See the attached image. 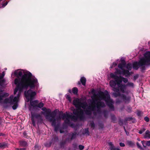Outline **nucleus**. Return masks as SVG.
Here are the masks:
<instances>
[{
	"instance_id": "nucleus-19",
	"label": "nucleus",
	"mask_w": 150,
	"mask_h": 150,
	"mask_svg": "<svg viewBox=\"0 0 150 150\" xmlns=\"http://www.w3.org/2000/svg\"><path fill=\"white\" fill-rule=\"evenodd\" d=\"M44 104L42 102H40L39 104H38L37 107L39 108H41L44 106Z\"/></svg>"
},
{
	"instance_id": "nucleus-16",
	"label": "nucleus",
	"mask_w": 150,
	"mask_h": 150,
	"mask_svg": "<svg viewBox=\"0 0 150 150\" xmlns=\"http://www.w3.org/2000/svg\"><path fill=\"white\" fill-rule=\"evenodd\" d=\"M7 146L6 143L4 142L0 143V148H4Z\"/></svg>"
},
{
	"instance_id": "nucleus-3",
	"label": "nucleus",
	"mask_w": 150,
	"mask_h": 150,
	"mask_svg": "<svg viewBox=\"0 0 150 150\" xmlns=\"http://www.w3.org/2000/svg\"><path fill=\"white\" fill-rule=\"evenodd\" d=\"M110 76L115 80V81H111L110 82V85L113 88L112 90L116 92L113 93V95L115 97L120 96V92L125 93L126 86L121 84L122 81L120 77L112 73L110 74Z\"/></svg>"
},
{
	"instance_id": "nucleus-17",
	"label": "nucleus",
	"mask_w": 150,
	"mask_h": 150,
	"mask_svg": "<svg viewBox=\"0 0 150 150\" xmlns=\"http://www.w3.org/2000/svg\"><path fill=\"white\" fill-rule=\"evenodd\" d=\"M132 64L131 63H128L126 65V68L129 70H131L132 68Z\"/></svg>"
},
{
	"instance_id": "nucleus-1",
	"label": "nucleus",
	"mask_w": 150,
	"mask_h": 150,
	"mask_svg": "<svg viewBox=\"0 0 150 150\" xmlns=\"http://www.w3.org/2000/svg\"><path fill=\"white\" fill-rule=\"evenodd\" d=\"M91 93L93 95L91 96L92 99L90 100L89 106H88L86 101L82 103L81 99L77 98L73 100V104L76 109H74L73 112L76 116L73 115L72 113L69 114L66 112V114H64L62 112H61L59 114L58 117L55 119L56 112L54 111L51 112L50 109H47L45 107L42 108L43 112H42L41 113L44 115L46 119L52 122V126H55L56 120L60 121L62 119H65L64 122L65 124L73 127V124L70 123V120L74 121H77L78 119L83 120L85 117V114L90 115L93 112V115H96L98 114L102 113L106 117L105 114L108 113V112L106 110L102 111L101 108L104 107L105 104L103 102L101 101V100H104L110 109L112 110H114V101L110 99V96L107 91L104 92L99 91L96 95L95 90L93 89L91 91Z\"/></svg>"
},
{
	"instance_id": "nucleus-22",
	"label": "nucleus",
	"mask_w": 150,
	"mask_h": 150,
	"mask_svg": "<svg viewBox=\"0 0 150 150\" xmlns=\"http://www.w3.org/2000/svg\"><path fill=\"white\" fill-rule=\"evenodd\" d=\"M141 142L144 147L145 148L146 146V141L143 140Z\"/></svg>"
},
{
	"instance_id": "nucleus-49",
	"label": "nucleus",
	"mask_w": 150,
	"mask_h": 150,
	"mask_svg": "<svg viewBox=\"0 0 150 150\" xmlns=\"http://www.w3.org/2000/svg\"><path fill=\"white\" fill-rule=\"evenodd\" d=\"M113 117H114V116H112V119Z\"/></svg>"
},
{
	"instance_id": "nucleus-44",
	"label": "nucleus",
	"mask_w": 150,
	"mask_h": 150,
	"mask_svg": "<svg viewBox=\"0 0 150 150\" xmlns=\"http://www.w3.org/2000/svg\"><path fill=\"white\" fill-rule=\"evenodd\" d=\"M78 85H80L81 84V83H80V81H79L78 83Z\"/></svg>"
},
{
	"instance_id": "nucleus-26",
	"label": "nucleus",
	"mask_w": 150,
	"mask_h": 150,
	"mask_svg": "<svg viewBox=\"0 0 150 150\" xmlns=\"http://www.w3.org/2000/svg\"><path fill=\"white\" fill-rule=\"evenodd\" d=\"M66 98L70 102H71V98L69 95H66Z\"/></svg>"
},
{
	"instance_id": "nucleus-47",
	"label": "nucleus",
	"mask_w": 150,
	"mask_h": 150,
	"mask_svg": "<svg viewBox=\"0 0 150 150\" xmlns=\"http://www.w3.org/2000/svg\"><path fill=\"white\" fill-rule=\"evenodd\" d=\"M137 140H138V141H140V139H137Z\"/></svg>"
},
{
	"instance_id": "nucleus-9",
	"label": "nucleus",
	"mask_w": 150,
	"mask_h": 150,
	"mask_svg": "<svg viewBox=\"0 0 150 150\" xmlns=\"http://www.w3.org/2000/svg\"><path fill=\"white\" fill-rule=\"evenodd\" d=\"M143 136L144 138L149 139H150V131L147 130L145 134H143Z\"/></svg>"
},
{
	"instance_id": "nucleus-8",
	"label": "nucleus",
	"mask_w": 150,
	"mask_h": 150,
	"mask_svg": "<svg viewBox=\"0 0 150 150\" xmlns=\"http://www.w3.org/2000/svg\"><path fill=\"white\" fill-rule=\"evenodd\" d=\"M121 97L123 100L126 103H128L130 100V97L129 96H126L125 95H122Z\"/></svg>"
},
{
	"instance_id": "nucleus-40",
	"label": "nucleus",
	"mask_w": 150,
	"mask_h": 150,
	"mask_svg": "<svg viewBox=\"0 0 150 150\" xmlns=\"http://www.w3.org/2000/svg\"><path fill=\"white\" fill-rule=\"evenodd\" d=\"M124 129H125V132H126V134H127V135H128V133H127V132H126V129H125V127H124Z\"/></svg>"
},
{
	"instance_id": "nucleus-6",
	"label": "nucleus",
	"mask_w": 150,
	"mask_h": 150,
	"mask_svg": "<svg viewBox=\"0 0 150 150\" xmlns=\"http://www.w3.org/2000/svg\"><path fill=\"white\" fill-rule=\"evenodd\" d=\"M116 71L115 73L119 74H123L124 75L127 74L129 75V71L128 70H123L122 71H121L120 70H118L117 69H116Z\"/></svg>"
},
{
	"instance_id": "nucleus-20",
	"label": "nucleus",
	"mask_w": 150,
	"mask_h": 150,
	"mask_svg": "<svg viewBox=\"0 0 150 150\" xmlns=\"http://www.w3.org/2000/svg\"><path fill=\"white\" fill-rule=\"evenodd\" d=\"M85 132L83 133V134H86L89 135L88 129L86 128L84 129Z\"/></svg>"
},
{
	"instance_id": "nucleus-11",
	"label": "nucleus",
	"mask_w": 150,
	"mask_h": 150,
	"mask_svg": "<svg viewBox=\"0 0 150 150\" xmlns=\"http://www.w3.org/2000/svg\"><path fill=\"white\" fill-rule=\"evenodd\" d=\"M6 94L2 91L0 90V103L3 100V98L5 97Z\"/></svg>"
},
{
	"instance_id": "nucleus-51",
	"label": "nucleus",
	"mask_w": 150,
	"mask_h": 150,
	"mask_svg": "<svg viewBox=\"0 0 150 150\" xmlns=\"http://www.w3.org/2000/svg\"><path fill=\"white\" fill-rule=\"evenodd\" d=\"M25 132H24L23 134H25Z\"/></svg>"
},
{
	"instance_id": "nucleus-10",
	"label": "nucleus",
	"mask_w": 150,
	"mask_h": 150,
	"mask_svg": "<svg viewBox=\"0 0 150 150\" xmlns=\"http://www.w3.org/2000/svg\"><path fill=\"white\" fill-rule=\"evenodd\" d=\"M108 144L110 150H121L119 148H115L112 142H110Z\"/></svg>"
},
{
	"instance_id": "nucleus-32",
	"label": "nucleus",
	"mask_w": 150,
	"mask_h": 150,
	"mask_svg": "<svg viewBox=\"0 0 150 150\" xmlns=\"http://www.w3.org/2000/svg\"><path fill=\"white\" fill-rule=\"evenodd\" d=\"M144 120L146 122H148L149 121V119L147 117H145L144 118Z\"/></svg>"
},
{
	"instance_id": "nucleus-13",
	"label": "nucleus",
	"mask_w": 150,
	"mask_h": 150,
	"mask_svg": "<svg viewBox=\"0 0 150 150\" xmlns=\"http://www.w3.org/2000/svg\"><path fill=\"white\" fill-rule=\"evenodd\" d=\"M80 81L83 86L85 85L86 82V79L85 77H81L80 79Z\"/></svg>"
},
{
	"instance_id": "nucleus-24",
	"label": "nucleus",
	"mask_w": 150,
	"mask_h": 150,
	"mask_svg": "<svg viewBox=\"0 0 150 150\" xmlns=\"http://www.w3.org/2000/svg\"><path fill=\"white\" fill-rule=\"evenodd\" d=\"M127 85L128 86L133 87L134 86V84L132 82H129L127 83Z\"/></svg>"
},
{
	"instance_id": "nucleus-27",
	"label": "nucleus",
	"mask_w": 150,
	"mask_h": 150,
	"mask_svg": "<svg viewBox=\"0 0 150 150\" xmlns=\"http://www.w3.org/2000/svg\"><path fill=\"white\" fill-rule=\"evenodd\" d=\"M90 126L92 128H94L95 126V125L93 122H92L90 123Z\"/></svg>"
},
{
	"instance_id": "nucleus-34",
	"label": "nucleus",
	"mask_w": 150,
	"mask_h": 150,
	"mask_svg": "<svg viewBox=\"0 0 150 150\" xmlns=\"http://www.w3.org/2000/svg\"><path fill=\"white\" fill-rule=\"evenodd\" d=\"M146 146H150V141H146Z\"/></svg>"
},
{
	"instance_id": "nucleus-45",
	"label": "nucleus",
	"mask_w": 150,
	"mask_h": 150,
	"mask_svg": "<svg viewBox=\"0 0 150 150\" xmlns=\"http://www.w3.org/2000/svg\"><path fill=\"white\" fill-rule=\"evenodd\" d=\"M55 131H56L57 130V128H56V127H55Z\"/></svg>"
},
{
	"instance_id": "nucleus-7",
	"label": "nucleus",
	"mask_w": 150,
	"mask_h": 150,
	"mask_svg": "<svg viewBox=\"0 0 150 150\" xmlns=\"http://www.w3.org/2000/svg\"><path fill=\"white\" fill-rule=\"evenodd\" d=\"M40 117V115H34L31 113V120L33 126H35V122L34 120L35 118H37Z\"/></svg>"
},
{
	"instance_id": "nucleus-28",
	"label": "nucleus",
	"mask_w": 150,
	"mask_h": 150,
	"mask_svg": "<svg viewBox=\"0 0 150 150\" xmlns=\"http://www.w3.org/2000/svg\"><path fill=\"white\" fill-rule=\"evenodd\" d=\"M51 143H46L45 144V146L47 147H49L51 146Z\"/></svg>"
},
{
	"instance_id": "nucleus-38",
	"label": "nucleus",
	"mask_w": 150,
	"mask_h": 150,
	"mask_svg": "<svg viewBox=\"0 0 150 150\" xmlns=\"http://www.w3.org/2000/svg\"><path fill=\"white\" fill-rule=\"evenodd\" d=\"M8 2H6V3L3 4V7H4L5 6H6L7 4H8Z\"/></svg>"
},
{
	"instance_id": "nucleus-39",
	"label": "nucleus",
	"mask_w": 150,
	"mask_h": 150,
	"mask_svg": "<svg viewBox=\"0 0 150 150\" xmlns=\"http://www.w3.org/2000/svg\"><path fill=\"white\" fill-rule=\"evenodd\" d=\"M119 123L120 124L122 125V121L121 120H120L119 122Z\"/></svg>"
},
{
	"instance_id": "nucleus-42",
	"label": "nucleus",
	"mask_w": 150,
	"mask_h": 150,
	"mask_svg": "<svg viewBox=\"0 0 150 150\" xmlns=\"http://www.w3.org/2000/svg\"><path fill=\"white\" fill-rule=\"evenodd\" d=\"M60 132L61 133H62L63 132L61 129H60Z\"/></svg>"
},
{
	"instance_id": "nucleus-30",
	"label": "nucleus",
	"mask_w": 150,
	"mask_h": 150,
	"mask_svg": "<svg viewBox=\"0 0 150 150\" xmlns=\"http://www.w3.org/2000/svg\"><path fill=\"white\" fill-rule=\"evenodd\" d=\"M139 76V75L138 74L134 76L133 77L134 80H135L137 79Z\"/></svg>"
},
{
	"instance_id": "nucleus-31",
	"label": "nucleus",
	"mask_w": 150,
	"mask_h": 150,
	"mask_svg": "<svg viewBox=\"0 0 150 150\" xmlns=\"http://www.w3.org/2000/svg\"><path fill=\"white\" fill-rule=\"evenodd\" d=\"M137 146L138 148H139V149H142V148L141 147V146L139 144L138 142H137Z\"/></svg>"
},
{
	"instance_id": "nucleus-33",
	"label": "nucleus",
	"mask_w": 150,
	"mask_h": 150,
	"mask_svg": "<svg viewBox=\"0 0 150 150\" xmlns=\"http://www.w3.org/2000/svg\"><path fill=\"white\" fill-rule=\"evenodd\" d=\"M117 64L116 63L114 62L113 63L112 66L110 67L112 68L113 67H115L117 65Z\"/></svg>"
},
{
	"instance_id": "nucleus-25",
	"label": "nucleus",
	"mask_w": 150,
	"mask_h": 150,
	"mask_svg": "<svg viewBox=\"0 0 150 150\" xmlns=\"http://www.w3.org/2000/svg\"><path fill=\"white\" fill-rule=\"evenodd\" d=\"M145 130V129L143 128L139 131V133L140 134H142Z\"/></svg>"
},
{
	"instance_id": "nucleus-52",
	"label": "nucleus",
	"mask_w": 150,
	"mask_h": 150,
	"mask_svg": "<svg viewBox=\"0 0 150 150\" xmlns=\"http://www.w3.org/2000/svg\"><path fill=\"white\" fill-rule=\"evenodd\" d=\"M2 0H0V1H2Z\"/></svg>"
},
{
	"instance_id": "nucleus-41",
	"label": "nucleus",
	"mask_w": 150,
	"mask_h": 150,
	"mask_svg": "<svg viewBox=\"0 0 150 150\" xmlns=\"http://www.w3.org/2000/svg\"><path fill=\"white\" fill-rule=\"evenodd\" d=\"M68 91H69V93H71V89H69V90H68Z\"/></svg>"
},
{
	"instance_id": "nucleus-53",
	"label": "nucleus",
	"mask_w": 150,
	"mask_h": 150,
	"mask_svg": "<svg viewBox=\"0 0 150 150\" xmlns=\"http://www.w3.org/2000/svg\"><path fill=\"white\" fill-rule=\"evenodd\" d=\"M148 52H149V51H148ZM149 52L150 53V52Z\"/></svg>"
},
{
	"instance_id": "nucleus-15",
	"label": "nucleus",
	"mask_w": 150,
	"mask_h": 150,
	"mask_svg": "<svg viewBox=\"0 0 150 150\" xmlns=\"http://www.w3.org/2000/svg\"><path fill=\"white\" fill-rule=\"evenodd\" d=\"M72 91L73 93L75 95L77 94L78 92V89L77 88L74 87L72 89Z\"/></svg>"
},
{
	"instance_id": "nucleus-35",
	"label": "nucleus",
	"mask_w": 150,
	"mask_h": 150,
	"mask_svg": "<svg viewBox=\"0 0 150 150\" xmlns=\"http://www.w3.org/2000/svg\"><path fill=\"white\" fill-rule=\"evenodd\" d=\"M16 150H25L26 149L25 148H16Z\"/></svg>"
},
{
	"instance_id": "nucleus-46",
	"label": "nucleus",
	"mask_w": 150,
	"mask_h": 150,
	"mask_svg": "<svg viewBox=\"0 0 150 150\" xmlns=\"http://www.w3.org/2000/svg\"><path fill=\"white\" fill-rule=\"evenodd\" d=\"M2 135V134L1 133H0V136H1Z\"/></svg>"
},
{
	"instance_id": "nucleus-43",
	"label": "nucleus",
	"mask_w": 150,
	"mask_h": 150,
	"mask_svg": "<svg viewBox=\"0 0 150 150\" xmlns=\"http://www.w3.org/2000/svg\"><path fill=\"white\" fill-rule=\"evenodd\" d=\"M137 114V115H140V112H138Z\"/></svg>"
},
{
	"instance_id": "nucleus-48",
	"label": "nucleus",
	"mask_w": 150,
	"mask_h": 150,
	"mask_svg": "<svg viewBox=\"0 0 150 150\" xmlns=\"http://www.w3.org/2000/svg\"><path fill=\"white\" fill-rule=\"evenodd\" d=\"M116 102L117 103H118L119 102H118L117 101Z\"/></svg>"
},
{
	"instance_id": "nucleus-29",
	"label": "nucleus",
	"mask_w": 150,
	"mask_h": 150,
	"mask_svg": "<svg viewBox=\"0 0 150 150\" xmlns=\"http://www.w3.org/2000/svg\"><path fill=\"white\" fill-rule=\"evenodd\" d=\"M84 148V146L80 145L79 146V148L80 150H82Z\"/></svg>"
},
{
	"instance_id": "nucleus-21",
	"label": "nucleus",
	"mask_w": 150,
	"mask_h": 150,
	"mask_svg": "<svg viewBox=\"0 0 150 150\" xmlns=\"http://www.w3.org/2000/svg\"><path fill=\"white\" fill-rule=\"evenodd\" d=\"M127 144L130 146H132L134 144L131 141H127Z\"/></svg>"
},
{
	"instance_id": "nucleus-2",
	"label": "nucleus",
	"mask_w": 150,
	"mask_h": 150,
	"mask_svg": "<svg viewBox=\"0 0 150 150\" xmlns=\"http://www.w3.org/2000/svg\"><path fill=\"white\" fill-rule=\"evenodd\" d=\"M14 75L17 78L14 80V83L16 85L14 94L17 96L13 97V95L5 99L4 101L6 103L13 105L12 108L16 109L18 106V102L21 92L27 89L28 87L31 89H37L39 86L38 80L32 76L30 72L23 70L18 69L15 71Z\"/></svg>"
},
{
	"instance_id": "nucleus-50",
	"label": "nucleus",
	"mask_w": 150,
	"mask_h": 150,
	"mask_svg": "<svg viewBox=\"0 0 150 150\" xmlns=\"http://www.w3.org/2000/svg\"><path fill=\"white\" fill-rule=\"evenodd\" d=\"M5 69V70H7V69L6 68Z\"/></svg>"
},
{
	"instance_id": "nucleus-18",
	"label": "nucleus",
	"mask_w": 150,
	"mask_h": 150,
	"mask_svg": "<svg viewBox=\"0 0 150 150\" xmlns=\"http://www.w3.org/2000/svg\"><path fill=\"white\" fill-rule=\"evenodd\" d=\"M77 135V134L75 132L72 133L71 134V139H75Z\"/></svg>"
},
{
	"instance_id": "nucleus-23",
	"label": "nucleus",
	"mask_w": 150,
	"mask_h": 150,
	"mask_svg": "<svg viewBox=\"0 0 150 150\" xmlns=\"http://www.w3.org/2000/svg\"><path fill=\"white\" fill-rule=\"evenodd\" d=\"M121 79L123 81L124 83H126L128 81V80L127 79L122 77V78H121Z\"/></svg>"
},
{
	"instance_id": "nucleus-12",
	"label": "nucleus",
	"mask_w": 150,
	"mask_h": 150,
	"mask_svg": "<svg viewBox=\"0 0 150 150\" xmlns=\"http://www.w3.org/2000/svg\"><path fill=\"white\" fill-rule=\"evenodd\" d=\"M125 62H122L118 64V67L122 70V71L124 69V68L125 67Z\"/></svg>"
},
{
	"instance_id": "nucleus-4",
	"label": "nucleus",
	"mask_w": 150,
	"mask_h": 150,
	"mask_svg": "<svg viewBox=\"0 0 150 150\" xmlns=\"http://www.w3.org/2000/svg\"><path fill=\"white\" fill-rule=\"evenodd\" d=\"M147 65H150V53L149 52H146L145 53L144 57L141 59L139 62H134L132 66L133 69L137 70L139 67Z\"/></svg>"
},
{
	"instance_id": "nucleus-14",
	"label": "nucleus",
	"mask_w": 150,
	"mask_h": 150,
	"mask_svg": "<svg viewBox=\"0 0 150 150\" xmlns=\"http://www.w3.org/2000/svg\"><path fill=\"white\" fill-rule=\"evenodd\" d=\"M20 145L21 146H27V142L24 141H21L20 142Z\"/></svg>"
},
{
	"instance_id": "nucleus-36",
	"label": "nucleus",
	"mask_w": 150,
	"mask_h": 150,
	"mask_svg": "<svg viewBox=\"0 0 150 150\" xmlns=\"http://www.w3.org/2000/svg\"><path fill=\"white\" fill-rule=\"evenodd\" d=\"M35 150H38L39 146L38 145H35Z\"/></svg>"
},
{
	"instance_id": "nucleus-5",
	"label": "nucleus",
	"mask_w": 150,
	"mask_h": 150,
	"mask_svg": "<svg viewBox=\"0 0 150 150\" xmlns=\"http://www.w3.org/2000/svg\"><path fill=\"white\" fill-rule=\"evenodd\" d=\"M36 93L35 91H33L31 89L27 91L24 92V95L27 99L28 101H30V104L31 106L35 107H37L38 103V101L35 100L32 101L34 96L36 95Z\"/></svg>"
},
{
	"instance_id": "nucleus-37",
	"label": "nucleus",
	"mask_w": 150,
	"mask_h": 150,
	"mask_svg": "<svg viewBox=\"0 0 150 150\" xmlns=\"http://www.w3.org/2000/svg\"><path fill=\"white\" fill-rule=\"evenodd\" d=\"M120 145L121 147H124L125 146V144L124 143L121 142L120 143Z\"/></svg>"
}]
</instances>
